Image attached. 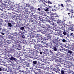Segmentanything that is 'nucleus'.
<instances>
[{
  "mask_svg": "<svg viewBox=\"0 0 74 74\" xmlns=\"http://www.w3.org/2000/svg\"><path fill=\"white\" fill-rule=\"evenodd\" d=\"M37 63V62L36 61H34L33 62V67H35L36 69L38 70L39 71H40L41 69H41L42 67H41L40 65V64H38L36 65V64Z\"/></svg>",
  "mask_w": 74,
  "mask_h": 74,
  "instance_id": "f257e3e1",
  "label": "nucleus"
},
{
  "mask_svg": "<svg viewBox=\"0 0 74 74\" xmlns=\"http://www.w3.org/2000/svg\"><path fill=\"white\" fill-rule=\"evenodd\" d=\"M36 41H39L40 42H42L43 44H45V42L43 39H42V37L40 36H36Z\"/></svg>",
  "mask_w": 74,
  "mask_h": 74,
  "instance_id": "f03ea898",
  "label": "nucleus"
},
{
  "mask_svg": "<svg viewBox=\"0 0 74 74\" xmlns=\"http://www.w3.org/2000/svg\"><path fill=\"white\" fill-rule=\"evenodd\" d=\"M13 46H12L11 48V50L12 51H15V47H20V45L18 44H16L13 45Z\"/></svg>",
  "mask_w": 74,
  "mask_h": 74,
  "instance_id": "7ed1b4c3",
  "label": "nucleus"
},
{
  "mask_svg": "<svg viewBox=\"0 0 74 74\" xmlns=\"http://www.w3.org/2000/svg\"><path fill=\"white\" fill-rule=\"evenodd\" d=\"M38 32H41L43 34H45V32H46V30H45V29H40L39 30H38Z\"/></svg>",
  "mask_w": 74,
  "mask_h": 74,
  "instance_id": "20e7f679",
  "label": "nucleus"
},
{
  "mask_svg": "<svg viewBox=\"0 0 74 74\" xmlns=\"http://www.w3.org/2000/svg\"><path fill=\"white\" fill-rule=\"evenodd\" d=\"M60 29H62L64 31V32H63V33L64 35H66L67 34V33L65 32V27L64 26L63 27L62 26V27L60 28Z\"/></svg>",
  "mask_w": 74,
  "mask_h": 74,
  "instance_id": "39448f33",
  "label": "nucleus"
},
{
  "mask_svg": "<svg viewBox=\"0 0 74 74\" xmlns=\"http://www.w3.org/2000/svg\"><path fill=\"white\" fill-rule=\"evenodd\" d=\"M26 7H29V8H30V10H31V9H33V8H34L33 6H30V5L29 4H26Z\"/></svg>",
  "mask_w": 74,
  "mask_h": 74,
  "instance_id": "423d86ee",
  "label": "nucleus"
},
{
  "mask_svg": "<svg viewBox=\"0 0 74 74\" xmlns=\"http://www.w3.org/2000/svg\"><path fill=\"white\" fill-rule=\"evenodd\" d=\"M52 42L55 44H58V39H55L52 40Z\"/></svg>",
  "mask_w": 74,
  "mask_h": 74,
  "instance_id": "0eeeda50",
  "label": "nucleus"
},
{
  "mask_svg": "<svg viewBox=\"0 0 74 74\" xmlns=\"http://www.w3.org/2000/svg\"><path fill=\"white\" fill-rule=\"evenodd\" d=\"M14 57H15L16 58H18V57L19 56L18 53L16 52H15L14 53Z\"/></svg>",
  "mask_w": 74,
  "mask_h": 74,
  "instance_id": "6e6552de",
  "label": "nucleus"
},
{
  "mask_svg": "<svg viewBox=\"0 0 74 74\" xmlns=\"http://www.w3.org/2000/svg\"><path fill=\"white\" fill-rule=\"evenodd\" d=\"M69 29V30H71V31H74V25H72V27H70Z\"/></svg>",
  "mask_w": 74,
  "mask_h": 74,
  "instance_id": "1a4fd4ad",
  "label": "nucleus"
},
{
  "mask_svg": "<svg viewBox=\"0 0 74 74\" xmlns=\"http://www.w3.org/2000/svg\"><path fill=\"white\" fill-rule=\"evenodd\" d=\"M71 46H72V47H70V49L71 50H72V51H74V44H72V45H71Z\"/></svg>",
  "mask_w": 74,
  "mask_h": 74,
  "instance_id": "9d476101",
  "label": "nucleus"
},
{
  "mask_svg": "<svg viewBox=\"0 0 74 74\" xmlns=\"http://www.w3.org/2000/svg\"><path fill=\"white\" fill-rule=\"evenodd\" d=\"M70 44L67 43L66 45H64V47L66 48H69V46H70Z\"/></svg>",
  "mask_w": 74,
  "mask_h": 74,
  "instance_id": "9b49d317",
  "label": "nucleus"
},
{
  "mask_svg": "<svg viewBox=\"0 0 74 74\" xmlns=\"http://www.w3.org/2000/svg\"><path fill=\"white\" fill-rule=\"evenodd\" d=\"M36 39H34L33 38L31 39V42H32V43H34V42L36 41Z\"/></svg>",
  "mask_w": 74,
  "mask_h": 74,
  "instance_id": "f8f14e48",
  "label": "nucleus"
},
{
  "mask_svg": "<svg viewBox=\"0 0 74 74\" xmlns=\"http://www.w3.org/2000/svg\"><path fill=\"white\" fill-rule=\"evenodd\" d=\"M45 8H47V9H48V10H49L50 11V10H51V7L49 6V5H47V6Z\"/></svg>",
  "mask_w": 74,
  "mask_h": 74,
  "instance_id": "ddd939ff",
  "label": "nucleus"
},
{
  "mask_svg": "<svg viewBox=\"0 0 74 74\" xmlns=\"http://www.w3.org/2000/svg\"><path fill=\"white\" fill-rule=\"evenodd\" d=\"M70 35H71V37H72V38H73V39H74V33H70Z\"/></svg>",
  "mask_w": 74,
  "mask_h": 74,
  "instance_id": "4468645a",
  "label": "nucleus"
},
{
  "mask_svg": "<svg viewBox=\"0 0 74 74\" xmlns=\"http://www.w3.org/2000/svg\"><path fill=\"white\" fill-rule=\"evenodd\" d=\"M57 23H58V24H59L60 23L61 25H62L63 24V21L60 20L57 22Z\"/></svg>",
  "mask_w": 74,
  "mask_h": 74,
  "instance_id": "2eb2a0df",
  "label": "nucleus"
},
{
  "mask_svg": "<svg viewBox=\"0 0 74 74\" xmlns=\"http://www.w3.org/2000/svg\"><path fill=\"white\" fill-rule=\"evenodd\" d=\"M50 27H48L47 26H46V27L45 28V30L47 31H49L50 30Z\"/></svg>",
  "mask_w": 74,
  "mask_h": 74,
  "instance_id": "dca6fc26",
  "label": "nucleus"
},
{
  "mask_svg": "<svg viewBox=\"0 0 74 74\" xmlns=\"http://www.w3.org/2000/svg\"><path fill=\"white\" fill-rule=\"evenodd\" d=\"M40 26L42 27H43V28H45V29L46 27H47V26L46 25H44V24H42L41 25H40Z\"/></svg>",
  "mask_w": 74,
  "mask_h": 74,
  "instance_id": "f3484780",
  "label": "nucleus"
},
{
  "mask_svg": "<svg viewBox=\"0 0 74 74\" xmlns=\"http://www.w3.org/2000/svg\"><path fill=\"white\" fill-rule=\"evenodd\" d=\"M10 59L11 60H15V58H14V57L11 56L10 58Z\"/></svg>",
  "mask_w": 74,
  "mask_h": 74,
  "instance_id": "a211bd4d",
  "label": "nucleus"
},
{
  "mask_svg": "<svg viewBox=\"0 0 74 74\" xmlns=\"http://www.w3.org/2000/svg\"><path fill=\"white\" fill-rule=\"evenodd\" d=\"M35 22H36V25H39V24H40V22L39 21H36Z\"/></svg>",
  "mask_w": 74,
  "mask_h": 74,
  "instance_id": "6ab92c4d",
  "label": "nucleus"
},
{
  "mask_svg": "<svg viewBox=\"0 0 74 74\" xmlns=\"http://www.w3.org/2000/svg\"><path fill=\"white\" fill-rule=\"evenodd\" d=\"M19 42H20V44H25L26 43V41L25 40H23L22 42H21L20 41H19Z\"/></svg>",
  "mask_w": 74,
  "mask_h": 74,
  "instance_id": "aec40b11",
  "label": "nucleus"
},
{
  "mask_svg": "<svg viewBox=\"0 0 74 74\" xmlns=\"http://www.w3.org/2000/svg\"><path fill=\"white\" fill-rule=\"evenodd\" d=\"M66 11H69L70 12H72V13H73V10L72 9H69V8H67Z\"/></svg>",
  "mask_w": 74,
  "mask_h": 74,
  "instance_id": "412c9836",
  "label": "nucleus"
},
{
  "mask_svg": "<svg viewBox=\"0 0 74 74\" xmlns=\"http://www.w3.org/2000/svg\"><path fill=\"white\" fill-rule=\"evenodd\" d=\"M21 37L23 38H25V35H24V34H21Z\"/></svg>",
  "mask_w": 74,
  "mask_h": 74,
  "instance_id": "4be33fe9",
  "label": "nucleus"
},
{
  "mask_svg": "<svg viewBox=\"0 0 74 74\" xmlns=\"http://www.w3.org/2000/svg\"><path fill=\"white\" fill-rule=\"evenodd\" d=\"M17 33V34H19L20 35H21V34H22V32H21V31H18Z\"/></svg>",
  "mask_w": 74,
  "mask_h": 74,
  "instance_id": "5701e85b",
  "label": "nucleus"
},
{
  "mask_svg": "<svg viewBox=\"0 0 74 74\" xmlns=\"http://www.w3.org/2000/svg\"><path fill=\"white\" fill-rule=\"evenodd\" d=\"M53 48L54 51H57V49H56V47H53Z\"/></svg>",
  "mask_w": 74,
  "mask_h": 74,
  "instance_id": "b1692460",
  "label": "nucleus"
},
{
  "mask_svg": "<svg viewBox=\"0 0 74 74\" xmlns=\"http://www.w3.org/2000/svg\"><path fill=\"white\" fill-rule=\"evenodd\" d=\"M29 52L30 53H31V54H32V55H34V52H33V51L32 50L31 51H30L29 50Z\"/></svg>",
  "mask_w": 74,
  "mask_h": 74,
  "instance_id": "393cba45",
  "label": "nucleus"
},
{
  "mask_svg": "<svg viewBox=\"0 0 74 74\" xmlns=\"http://www.w3.org/2000/svg\"><path fill=\"white\" fill-rule=\"evenodd\" d=\"M20 29L21 30H22V31H23V30H24V29H25V28H24V27H21L20 28Z\"/></svg>",
  "mask_w": 74,
  "mask_h": 74,
  "instance_id": "a878e982",
  "label": "nucleus"
},
{
  "mask_svg": "<svg viewBox=\"0 0 74 74\" xmlns=\"http://www.w3.org/2000/svg\"><path fill=\"white\" fill-rule=\"evenodd\" d=\"M35 36L33 34H32L30 36V38H34Z\"/></svg>",
  "mask_w": 74,
  "mask_h": 74,
  "instance_id": "bb28decb",
  "label": "nucleus"
},
{
  "mask_svg": "<svg viewBox=\"0 0 74 74\" xmlns=\"http://www.w3.org/2000/svg\"><path fill=\"white\" fill-rule=\"evenodd\" d=\"M52 2H50V1H47V3L48 4H52Z\"/></svg>",
  "mask_w": 74,
  "mask_h": 74,
  "instance_id": "cd10ccee",
  "label": "nucleus"
},
{
  "mask_svg": "<svg viewBox=\"0 0 74 74\" xmlns=\"http://www.w3.org/2000/svg\"><path fill=\"white\" fill-rule=\"evenodd\" d=\"M64 71L63 70H62L61 71V74H64V73H65Z\"/></svg>",
  "mask_w": 74,
  "mask_h": 74,
  "instance_id": "c85d7f7f",
  "label": "nucleus"
},
{
  "mask_svg": "<svg viewBox=\"0 0 74 74\" xmlns=\"http://www.w3.org/2000/svg\"><path fill=\"white\" fill-rule=\"evenodd\" d=\"M37 46H38V47H42V45H41V44H38L37 45Z\"/></svg>",
  "mask_w": 74,
  "mask_h": 74,
  "instance_id": "c756f323",
  "label": "nucleus"
},
{
  "mask_svg": "<svg viewBox=\"0 0 74 74\" xmlns=\"http://www.w3.org/2000/svg\"><path fill=\"white\" fill-rule=\"evenodd\" d=\"M8 23V25L9 26H10V27H11V26H12L11 24L10 23Z\"/></svg>",
  "mask_w": 74,
  "mask_h": 74,
  "instance_id": "7c9ffc66",
  "label": "nucleus"
},
{
  "mask_svg": "<svg viewBox=\"0 0 74 74\" xmlns=\"http://www.w3.org/2000/svg\"><path fill=\"white\" fill-rule=\"evenodd\" d=\"M68 53H70V54H71L72 53V51L71 50H69L68 51Z\"/></svg>",
  "mask_w": 74,
  "mask_h": 74,
  "instance_id": "2f4dec72",
  "label": "nucleus"
},
{
  "mask_svg": "<svg viewBox=\"0 0 74 74\" xmlns=\"http://www.w3.org/2000/svg\"><path fill=\"white\" fill-rule=\"evenodd\" d=\"M25 12H28V9H25Z\"/></svg>",
  "mask_w": 74,
  "mask_h": 74,
  "instance_id": "473e14b6",
  "label": "nucleus"
},
{
  "mask_svg": "<svg viewBox=\"0 0 74 74\" xmlns=\"http://www.w3.org/2000/svg\"><path fill=\"white\" fill-rule=\"evenodd\" d=\"M15 37H14L12 36L11 37V39L12 40H15Z\"/></svg>",
  "mask_w": 74,
  "mask_h": 74,
  "instance_id": "72a5a7b5",
  "label": "nucleus"
},
{
  "mask_svg": "<svg viewBox=\"0 0 74 74\" xmlns=\"http://www.w3.org/2000/svg\"><path fill=\"white\" fill-rule=\"evenodd\" d=\"M16 34H17V33L14 32V33L12 34V35H13V36H16Z\"/></svg>",
  "mask_w": 74,
  "mask_h": 74,
  "instance_id": "f704fd0d",
  "label": "nucleus"
},
{
  "mask_svg": "<svg viewBox=\"0 0 74 74\" xmlns=\"http://www.w3.org/2000/svg\"><path fill=\"white\" fill-rule=\"evenodd\" d=\"M56 55L57 56H60V54L57 53Z\"/></svg>",
  "mask_w": 74,
  "mask_h": 74,
  "instance_id": "c9c22d12",
  "label": "nucleus"
},
{
  "mask_svg": "<svg viewBox=\"0 0 74 74\" xmlns=\"http://www.w3.org/2000/svg\"><path fill=\"white\" fill-rule=\"evenodd\" d=\"M42 15H43V16H46V14H45V13H42Z\"/></svg>",
  "mask_w": 74,
  "mask_h": 74,
  "instance_id": "e433bc0d",
  "label": "nucleus"
},
{
  "mask_svg": "<svg viewBox=\"0 0 74 74\" xmlns=\"http://www.w3.org/2000/svg\"><path fill=\"white\" fill-rule=\"evenodd\" d=\"M46 9H44L45 10V11H49V10L47 8H46Z\"/></svg>",
  "mask_w": 74,
  "mask_h": 74,
  "instance_id": "4c0bfd02",
  "label": "nucleus"
},
{
  "mask_svg": "<svg viewBox=\"0 0 74 74\" xmlns=\"http://www.w3.org/2000/svg\"><path fill=\"white\" fill-rule=\"evenodd\" d=\"M44 4H45V3H48V2L45 1H44Z\"/></svg>",
  "mask_w": 74,
  "mask_h": 74,
  "instance_id": "58836bf2",
  "label": "nucleus"
},
{
  "mask_svg": "<svg viewBox=\"0 0 74 74\" xmlns=\"http://www.w3.org/2000/svg\"><path fill=\"white\" fill-rule=\"evenodd\" d=\"M51 25H52L53 26L55 24V23H54L53 22H51Z\"/></svg>",
  "mask_w": 74,
  "mask_h": 74,
  "instance_id": "ea45409f",
  "label": "nucleus"
},
{
  "mask_svg": "<svg viewBox=\"0 0 74 74\" xmlns=\"http://www.w3.org/2000/svg\"><path fill=\"white\" fill-rule=\"evenodd\" d=\"M25 58H27V59H29V57L26 55H25Z\"/></svg>",
  "mask_w": 74,
  "mask_h": 74,
  "instance_id": "a19ab883",
  "label": "nucleus"
},
{
  "mask_svg": "<svg viewBox=\"0 0 74 74\" xmlns=\"http://www.w3.org/2000/svg\"><path fill=\"white\" fill-rule=\"evenodd\" d=\"M3 22V20L0 19V22H1V23H2V22Z\"/></svg>",
  "mask_w": 74,
  "mask_h": 74,
  "instance_id": "79ce46f5",
  "label": "nucleus"
},
{
  "mask_svg": "<svg viewBox=\"0 0 74 74\" xmlns=\"http://www.w3.org/2000/svg\"><path fill=\"white\" fill-rule=\"evenodd\" d=\"M62 41L63 42H66V40L65 39H63Z\"/></svg>",
  "mask_w": 74,
  "mask_h": 74,
  "instance_id": "37998d69",
  "label": "nucleus"
},
{
  "mask_svg": "<svg viewBox=\"0 0 74 74\" xmlns=\"http://www.w3.org/2000/svg\"><path fill=\"white\" fill-rule=\"evenodd\" d=\"M9 67L10 68H11V67H12V65H11V64H9Z\"/></svg>",
  "mask_w": 74,
  "mask_h": 74,
  "instance_id": "c03bdc74",
  "label": "nucleus"
},
{
  "mask_svg": "<svg viewBox=\"0 0 74 74\" xmlns=\"http://www.w3.org/2000/svg\"><path fill=\"white\" fill-rule=\"evenodd\" d=\"M50 53H51V54H53V51L51 50H50Z\"/></svg>",
  "mask_w": 74,
  "mask_h": 74,
  "instance_id": "a18cd8bd",
  "label": "nucleus"
},
{
  "mask_svg": "<svg viewBox=\"0 0 74 74\" xmlns=\"http://www.w3.org/2000/svg\"><path fill=\"white\" fill-rule=\"evenodd\" d=\"M1 34H2V35H4V34H5V33H3V32H1Z\"/></svg>",
  "mask_w": 74,
  "mask_h": 74,
  "instance_id": "49530a36",
  "label": "nucleus"
},
{
  "mask_svg": "<svg viewBox=\"0 0 74 74\" xmlns=\"http://www.w3.org/2000/svg\"><path fill=\"white\" fill-rule=\"evenodd\" d=\"M60 33H63V31H62L60 30Z\"/></svg>",
  "mask_w": 74,
  "mask_h": 74,
  "instance_id": "de8ad7c7",
  "label": "nucleus"
},
{
  "mask_svg": "<svg viewBox=\"0 0 74 74\" xmlns=\"http://www.w3.org/2000/svg\"><path fill=\"white\" fill-rule=\"evenodd\" d=\"M46 26H47V27H50V26H49V25H46Z\"/></svg>",
  "mask_w": 74,
  "mask_h": 74,
  "instance_id": "09e8293b",
  "label": "nucleus"
},
{
  "mask_svg": "<svg viewBox=\"0 0 74 74\" xmlns=\"http://www.w3.org/2000/svg\"><path fill=\"white\" fill-rule=\"evenodd\" d=\"M60 37L62 38H63V35H60Z\"/></svg>",
  "mask_w": 74,
  "mask_h": 74,
  "instance_id": "8fccbe9b",
  "label": "nucleus"
},
{
  "mask_svg": "<svg viewBox=\"0 0 74 74\" xmlns=\"http://www.w3.org/2000/svg\"><path fill=\"white\" fill-rule=\"evenodd\" d=\"M4 3H8V2L7 1H4Z\"/></svg>",
  "mask_w": 74,
  "mask_h": 74,
  "instance_id": "3c124183",
  "label": "nucleus"
},
{
  "mask_svg": "<svg viewBox=\"0 0 74 74\" xmlns=\"http://www.w3.org/2000/svg\"><path fill=\"white\" fill-rule=\"evenodd\" d=\"M61 5L62 7H64V5H63V4H62Z\"/></svg>",
  "mask_w": 74,
  "mask_h": 74,
  "instance_id": "603ef678",
  "label": "nucleus"
},
{
  "mask_svg": "<svg viewBox=\"0 0 74 74\" xmlns=\"http://www.w3.org/2000/svg\"><path fill=\"white\" fill-rule=\"evenodd\" d=\"M34 48H35V49H36L37 50H38V49H37V47H36V46H34Z\"/></svg>",
  "mask_w": 74,
  "mask_h": 74,
  "instance_id": "864d4df0",
  "label": "nucleus"
},
{
  "mask_svg": "<svg viewBox=\"0 0 74 74\" xmlns=\"http://www.w3.org/2000/svg\"><path fill=\"white\" fill-rule=\"evenodd\" d=\"M40 8H38V11H40Z\"/></svg>",
  "mask_w": 74,
  "mask_h": 74,
  "instance_id": "5fc2aeb1",
  "label": "nucleus"
},
{
  "mask_svg": "<svg viewBox=\"0 0 74 74\" xmlns=\"http://www.w3.org/2000/svg\"><path fill=\"white\" fill-rule=\"evenodd\" d=\"M71 15L72 16H71V17L72 18H74V16H73V14H71Z\"/></svg>",
  "mask_w": 74,
  "mask_h": 74,
  "instance_id": "6e6d98bb",
  "label": "nucleus"
},
{
  "mask_svg": "<svg viewBox=\"0 0 74 74\" xmlns=\"http://www.w3.org/2000/svg\"><path fill=\"white\" fill-rule=\"evenodd\" d=\"M52 11H56V10H55V9H52Z\"/></svg>",
  "mask_w": 74,
  "mask_h": 74,
  "instance_id": "4d7b16f0",
  "label": "nucleus"
},
{
  "mask_svg": "<svg viewBox=\"0 0 74 74\" xmlns=\"http://www.w3.org/2000/svg\"><path fill=\"white\" fill-rule=\"evenodd\" d=\"M46 17H47V19H48V18H49V16H46Z\"/></svg>",
  "mask_w": 74,
  "mask_h": 74,
  "instance_id": "13d9d810",
  "label": "nucleus"
},
{
  "mask_svg": "<svg viewBox=\"0 0 74 74\" xmlns=\"http://www.w3.org/2000/svg\"><path fill=\"white\" fill-rule=\"evenodd\" d=\"M52 66L53 67H55V66H55V64H53Z\"/></svg>",
  "mask_w": 74,
  "mask_h": 74,
  "instance_id": "bf43d9fd",
  "label": "nucleus"
},
{
  "mask_svg": "<svg viewBox=\"0 0 74 74\" xmlns=\"http://www.w3.org/2000/svg\"><path fill=\"white\" fill-rule=\"evenodd\" d=\"M7 71L8 72H10V70H7Z\"/></svg>",
  "mask_w": 74,
  "mask_h": 74,
  "instance_id": "052dcab7",
  "label": "nucleus"
},
{
  "mask_svg": "<svg viewBox=\"0 0 74 74\" xmlns=\"http://www.w3.org/2000/svg\"><path fill=\"white\" fill-rule=\"evenodd\" d=\"M40 55L42 54V52H41V51H40Z\"/></svg>",
  "mask_w": 74,
  "mask_h": 74,
  "instance_id": "680f3d73",
  "label": "nucleus"
},
{
  "mask_svg": "<svg viewBox=\"0 0 74 74\" xmlns=\"http://www.w3.org/2000/svg\"><path fill=\"white\" fill-rule=\"evenodd\" d=\"M47 74H51V73H50L49 72H47Z\"/></svg>",
  "mask_w": 74,
  "mask_h": 74,
  "instance_id": "e2e57ef3",
  "label": "nucleus"
},
{
  "mask_svg": "<svg viewBox=\"0 0 74 74\" xmlns=\"http://www.w3.org/2000/svg\"><path fill=\"white\" fill-rule=\"evenodd\" d=\"M44 67V70H46V68H44V67Z\"/></svg>",
  "mask_w": 74,
  "mask_h": 74,
  "instance_id": "0e129e2a",
  "label": "nucleus"
},
{
  "mask_svg": "<svg viewBox=\"0 0 74 74\" xmlns=\"http://www.w3.org/2000/svg\"><path fill=\"white\" fill-rule=\"evenodd\" d=\"M24 70H27V69L26 68H25V67H24Z\"/></svg>",
  "mask_w": 74,
  "mask_h": 74,
  "instance_id": "69168bd1",
  "label": "nucleus"
},
{
  "mask_svg": "<svg viewBox=\"0 0 74 74\" xmlns=\"http://www.w3.org/2000/svg\"><path fill=\"white\" fill-rule=\"evenodd\" d=\"M1 25H2V23L0 22V26Z\"/></svg>",
  "mask_w": 74,
  "mask_h": 74,
  "instance_id": "338daca9",
  "label": "nucleus"
},
{
  "mask_svg": "<svg viewBox=\"0 0 74 74\" xmlns=\"http://www.w3.org/2000/svg\"><path fill=\"white\" fill-rule=\"evenodd\" d=\"M2 0H0V2L1 3H2Z\"/></svg>",
  "mask_w": 74,
  "mask_h": 74,
  "instance_id": "774afa93",
  "label": "nucleus"
}]
</instances>
